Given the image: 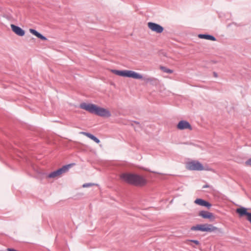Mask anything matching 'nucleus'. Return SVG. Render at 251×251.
Segmentation results:
<instances>
[{
    "instance_id": "9b49d317",
    "label": "nucleus",
    "mask_w": 251,
    "mask_h": 251,
    "mask_svg": "<svg viewBox=\"0 0 251 251\" xmlns=\"http://www.w3.org/2000/svg\"><path fill=\"white\" fill-rule=\"evenodd\" d=\"M195 203L201 206H205L208 208H210L211 206V204L209 202L201 199H196L195 201Z\"/></svg>"
},
{
    "instance_id": "ddd939ff",
    "label": "nucleus",
    "mask_w": 251,
    "mask_h": 251,
    "mask_svg": "<svg viewBox=\"0 0 251 251\" xmlns=\"http://www.w3.org/2000/svg\"><path fill=\"white\" fill-rule=\"evenodd\" d=\"M29 32L32 34L33 35L36 36L38 38L42 40H47V39L46 37L42 35L41 34L37 32L36 30L34 29H29Z\"/></svg>"
},
{
    "instance_id": "412c9836",
    "label": "nucleus",
    "mask_w": 251,
    "mask_h": 251,
    "mask_svg": "<svg viewBox=\"0 0 251 251\" xmlns=\"http://www.w3.org/2000/svg\"><path fill=\"white\" fill-rule=\"evenodd\" d=\"M208 187H210V186H209L208 185H207V184H206V185H204V186L202 187V188H208Z\"/></svg>"
},
{
    "instance_id": "a211bd4d",
    "label": "nucleus",
    "mask_w": 251,
    "mask_h": 251,
    "mask_svg": "<svg viewBox=\"0 0 251 251\" xmlns=\"http://www.w3.org/2000/svg\"><path fill=\"white\" fill-rule=\"evenodd\" d=\"M93 185H94V184L93 183H85L83 185V187H84V188L88 187L91 186Z\"/></svg>"
},
{
    "instance_id": "f8f14e48",
    "label": "nucleus",
    "mask_w": 251,
    "mask_h": 251,
    "mask_svg": "<svg viewBox=\"0 0 251 251\" xmlns=\"http://www.w3.org/2000/svg\"><path fill=\"white\" fill-rule=\"evenodd\" d=\"M199 216L204 219H214L213 214L208 211H201L199 213Z\"/></svg>"
},
{
    "instance_id": "2eb2a0df",
    "label": "nucleus",
    "mask_w": 251,
    "mask_h": 251,
    "mask_svg": "<svg viewBox=\"0 0 251 251\" xmlns=\"http://www.w3.org/2000/svg\"><path fill=\"white\" fill-rule=\"evenodd\" d=\"M198 37H199V38H200L201 39H205L206 40H209L214 41L216 40L215 37H214L213 36L210 35H208V34H200L198 35Z\"/></svg>"
},
{
    "instance_id": "aec40b11",
    "label": "nucleus",
    "mask_w": 251,
    "mask_h": 251,
    "mask_svg": "<svg viewBox=\"0 0 251 251\" xmlns=\"http://www.w3.org/2000/svg\"><path fill=\"white\" fill-rule=\"evenodd\" d=\"M191 242H194L196 245H199L200 244L199 242L197 240H191Z\"/></svg>"
},
{
    "instance_id": "0eeeda50",
    "label": "nucleus",
    "mask_w": 251,
    "mask_h": 251,
    "mask_svg": "<svg viewBox=\"0 0 251 251\" xmlns=\"http://www.w3.org/2000/svg\"><path fill=\"white\" fill-rule=\"evenodd\" d=\"M148 27L152 31L157 33H161L163 31V27L160 25L156 23L149 22L148 23Z\"/></svg>"
},
{
    "instance_id": "1a4fd4ad",
    "label": "nucleus",
    "mask_w": 251,
    "mask_h": 251,
    "mask_svg": "<svg viewBox=\"0 0 251 251\" xmlns=\"http://www.w3.org/2000/svg\"><path fill=\"white\" fill-rule=\"evenodd\" d=\"M12 30L17 35L20 36H23L25 34V31L22 29L20 27L15 25L13 24L10 25Z\"/></svg>"
},
{
    "instance_id": "423d86ee",
    "label": "nucleus",
    "mask_w": 251,
    "mask_h": 251,
    "mask_svg": "<svg viewBox=\"0 0 251 251\" xmlns=\"http://www.w3.org/2000/svg\"><path fill=\"white\" fill-rule=\"evenodd\" d=\"M70 167V165H66L62 167L61 168L58 169L53 172H51L48 175L49 178H55L59 176L63 173L66 172Z\"/></svg>"
},
{
    "instance_id": "9d476101",
    "label": "nucleus",
    "mask_w": 251,
    "mask_h": 251,
    "mask_svg": "<svg viewBox=\"0 0 251 251\" xmlns=\"http://www.w3.org/2000/svg\"><path fill=\"white\" fill-rule=\"evenodd\" d=\"M177 128L180 130H183L185 129H192L191 126L186 121H180L177 125Z\"/></svg>"
},
{
    "instance_id": "6e6552de",
    "label": "nucleus",
    "mask_w": 251,
    "mask_h": 251,
    "mask_svg": "<svg viewBox=\"0 0 251 251\" xmlns=\"http://www.w3.org/2000/svg\"><path fill=\"white\" fill-rule=\"evenodd\" d=\"M236 212L238 213L240 216L242 217L243 216H247V220L251 224V213L248 212L247 209L244 207H241L236 209Z\"/></svg>"
},
{
    "instance_id": "39448f33",
    "label": "nucleus",
    "mask_w": 251,
    "mask_h": 251,
    "mask_svg": "<svg viewBox=\"0 0 251 251\" xmlns=\"http://www.w3.org/2000/svg\"><path fill=\"white\" fill-rule=\"evenodd\" d=\"M186 168L189 170L192 171H202L204 170L202 164L198 161H191L186 164Z\"/></svg>"
},
{
    "instance_id": "20e7f679",
    "label": "nucleus",
    "mask_w": 251,
    "mask_h": 251,
    "mask_svg": "<svg viewBox=\"0 0 251 251\" xmlns=\"http://www.w3.org/2000/svg\"><path fill=\"white\" fill-rule=\"evenodd\" d=\"M192 230H200L203 232H212L217 229V228L211 224H200L191 227Z\"/></svg>"
},
{
    "instance_id": "4468645a",
    "label": "nucleus",
    "mask_w": 251,
    "mask_h": 251,
    "mask_svg": "<svg viewBox=\"0 0 251 251\" xmlns=\"http://www.w3.org/2000/svg\"><path fill=\"white\" fill-rule=\"evenodd\" d=\"M80 133L86 136L87 137L93 140L97 143H99L100 142V141L98 138H97L96 137H95L94 135H92L91 133L86 132H81Z\"/></svg>"
},
{
    "instance_id": "dca6fc26",
    "label": "nucleus",
    "mask_w": 251,
    "mask_h": 251,
    "mask_svg": "<svg viewBox=\"0 0 251 251\" xmlns=\"http://www.w3.org/2000/svg\"><path fill=\"white\" fill-rule=\"evenodd\" d=\"M144 80L145 83H151L153 82L155 80V79L153 77H143L142 78Z\"/></svg>"
},
{
    "instance_id": "f3484780",
    "label": "nucleus",
    "mask_w": 251,
    "mask_h": 251,
    "mask_svg": "<svg viewBox=\"0 0 251 251\" xmlns=\"http://www.w3.org/2000/svg\"><path fill=\"white\" fill-rule=\"evenodd\" d=\"M160 69L163 71L165 73H168V74H171L173 73V70H170L168 68H167L166 67H163V66H161L160 67Z\"/></svg>"
},
{
    "instance_id": "6ab92c4d",
    "label": "nucleus",
    "mask_w": 251,
    "mask_h": 251,
    "mask_svg": "<svg viewBox=\"0 0 251 251\" xmlns=\"http://www.w3.org/2000/svg\"><path fill=\"white\" fill-rule=\"evenodd\" d=\"M245 164L247 166H251V158L246 161Z\"/></svg>"
},
{
    "instance_id": "f257e3e1",
    "label": "nucleus",
    "mask_w": 251,
    "mask_h": 251,
    "mask_svg": "<svg viewBox=\"0 0 251 251\" xmlns=\"http://www.w3.org/2000/svg\"><path fill=\"white\" fill-rule=\"evenodd\" d=\"M120 178L123 181L136 186H144L147 182L144 176L134 173H123L120 175Z\"/></svg>"
},
{
    "instance_id": "f03ea898",
    "label": "nucleus",
    "mask_w": 251,
    "mask_h": 251,
    "mask_svg": "<svg viewBox=\"0 0 251 251\" xmlns=\"http://www.w3.org/2000/svg\"><path fill=\"white\" fill-rule=\"evenodd\" d=\"M79 107L90 113L102 117L108 118L111 116L110 112L108 109L98 106L94 104L83 102L80 104Z\"/></svg>"
},
{
    "instance_id": "7ed1b4c3",
    "label": "nucleus",
    "mask_w": 251,
    "mask_h": 251,
    "mask_svg": "<svg viewBox=\"0 0 251 251\" xmlns=\"http://www.w3.org/2000/svg\"><path fill=\"white\" fill-rule=\"evenodd\" d=\"M111 72L117 75L121 76L131 77L137 79H141L143 78L142 75L133 71L111 70Z\"/></svg>"
}]
</instances>
